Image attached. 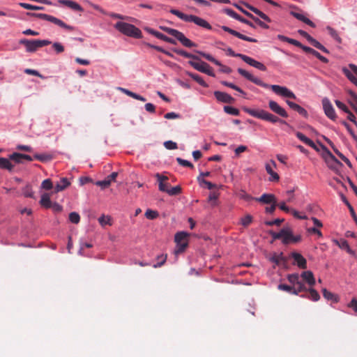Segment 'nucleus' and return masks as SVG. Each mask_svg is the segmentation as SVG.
Here are the masks:
<instances>
[{"label": "nucleus", "mask_w": 357, "mask_h": 357, "mask_svg": "<svg viewBox=\"0 0 357 357\" xmlns=\"http://www.w3.org/2000/svg\"><path fill=\"white\" fill-rule=\"evenodd\" d=\"M160 29L167 33L168 34L175 37L178 40H179L181 44L186 47H197V44L191 41L190 39L186 38L185 35L174 29H172L167 26H160Z\"/></svg>", "instance_id": "423d86ee"}, {"label": "nucleus", "mask_w": 357, "mask_h": 357, "mask_svg": "<svg viewBox=\"0 0 357 357\" xmlns=\"http://www.w3.org/2000/svg\"><path fill=\"white\" fill-rule=\"evenodd\" d=\"M309 295L308 296H302L303 297H307L311 299L313 301H317L320 298V296L319 293L314 289L310 288L308 289Z\"/></svg>", "instance_id": "e433bc0d"}, {"label": "nucleus", "mask_w": 357, "mask_h": 357, "mask_svg": "<svg viewBox=\"0 0 357 357\" xmlns=\"http://www.w3.org/2000/svg\"><path fill=\"white\" fill-rule=\"evenodd\" d=\"M292 287H294V294L295 295H298L299 293L307 291L306 287L301 281Z\"/></svg>", "instance_id": "a19ab883"}, {"label": "nucleus", "mask_w": 357, "mask_h": 357, "mask_svg": "<svg viewBox=\"0 0 357 357\" xmlns=\"http://www.w3.org/2000/svg\"><path fill=\"white\" fill-rule=\"evenodd\" d=\"M221 84L222 85H224V86H228V87H229L231 89H233L234 90L237 91L238 92L243 94V95L245 94V93L241 88H239L238 86H237L236 85H235V84H234L232 83L228 82L227 81H222Z\"/></svg>", "instance_id": "de8ad7c7"}, {"label": "nucleus", "mask_w": 357, "mask_h": 357, "mask_svg": "<svg viewBox=\"0 0 357 357\" xmlns=\"http://www.w3.org/2000/svg\"><path fill=\"white\" fill-rule=\"evenodd\" d=\"M111 218L109 216H105V215H101L98 218V222L102 226H105L106 225H111L112 223L110 222Z\"/></svg>", "instance_id": "603ef678"}, {"label": "nucleus", "mask_w": 357, "mask_h": 357, "mask_svg": "<svg viewBox=\"0 0 357 357\" xmlns=\"http://www.w3.org/2000/svg\"><path fill=\"white\" fill-rule=\"evenodd\" d=\"M290 13L295 18L305 23L306 24L310 26L311 27L314 28L316 26L315 24L313 22H312L310 19L306 17L303 14L294 11H291Z\"/></svg>", "instance_id": "b1692460"}, {"label": "nucleus", "mask_w": 357, "mask_h": 357, "mask_svg": "<svg viewBox=\"0 0 357 357\" xmlns=\"http://www.w3.org/2000/svg\"><path fill=\"white\" fill-rule=\"evenodd\" d=\"M325 140L326 141V142L331 146V148L333 149V150L334 151V152L349 166V167H351V162L350 160L347 158L345 157L341 152H340L338 151V149H337L335 148V146H334L333 143L328 138L326 137H324Z\"/></svg>", "instance_id": "393cba45"}, {"label": "nucleus", "mask_w": 357, "mask_h": 357, "mask_svg": "<svg viewBox=\"0 0 357 357\" xmlns=\"http://www.w3.org/2000/svg\"><path fill=\"white\" fill-rule=\"evenodd\" d=\"M170 13L176 16H177L181 20L185 21V22H194L195 24L203 27L206 29L211 30L212 29L211 25L205 20L196 16L193 15H186L183 13L182 12L176 10V9H172L170 10Z\"/></svg>", "instance_id": "f03ea898"}, {"label": "nucleus", "mask_w": 357, "mask_h": 357, "mask_svg": "<svg viewBox=\"0 0 357 357\" xmlns=\"http://www.w3.org/2000/svg\"><path fill=\"white\" fill-rule=\"evenodd\" d=\"M70 184V182L68 181L66 178H63L60 180L59 183H58L56 185L54 190L56 192L62 191L64 189H66L68 186H69Z\"/></svg>", "instance_id": "c756f323"}, {"label": "nucleus", "mask_w": 357, "mask_h": 357, "mask_svg": "<svg viewBox=\"0 0 357 357\" xmlns=\"http://www.w3.org/2000/svg\"><path fill=\"white\" fill-rule=\"evenodd\" d=\"M322 105L324 110L325 114L331 120H335L337 116L335 109L328 98H324L322 100Z\"/></svg>", "instance_id": "9b49d317"}, {"label": "nucleus", "mask_w": 357, "mask_h": 357, "mask_svg": "<svg viewBox=\"0 0 357 357\" xmlns=\"http://www.w3.org/2000/svg\"><path fill=\"white\" fill-rule=\"evenodd\" d=\"M197 179H198L199 182L201 184L204 183V185H206L207 188L209 189V190H211V189H213V188H216V185L215 184H213L211 182L205 180L204 178H200L199 177H198Z\"/></svg>", "instance_id": "052dcab7"}, {"label": "nucleus", "mask_w": 357, "mask_h": 357, "mask_svg": "<svg viewBox=\"0 0 357 357\" xmlns=\"http://www.w3.org/2000/svg\"><path fill=\"white\" fill-rule=\"evenodd\" d=\"M176 161L181 166L190 167V168L194 167V165L190 162H189L186 160L182 159L181 158H177Z\"/></svg>", "instance_id": "13d9d810"}, {"label": "nucleus", "mask_w": 357, "mask_h": 357, "mask_svg": "<svg viewBox=\"0 0 357 357\" xmlns=\"http://www.w3.org/2000/svg\"><path fill=\"white\" fill-rule=\"evenodd\" d=\"M13 165L10 162L9 159L6 158H0V168L5 169L11 172L13 169Z\"/></svg>", "instance_id": "473e14b6"}, {"label": "nucleus", "mask_w": 357, "mask_h": 357, "mask_svg": "<svg viewBox=\"0 0 357 357\" xmlns=\"http://www.w3.org/2000/svg\"><path fill=\"white\" fill-rule=\"evenodd\" d=\"M224 111L226 113L234 116H238L240 114V112L238 109L231 106H225Z\"/></svg>", "instance_id": "49530a36"}, {"label": "nucleus", "mask_w": 357, "mask_h": 357, "mask_svg": "<svg viewBox=\"0 0 357 357\" xmlns=\"http://www.w3.org/2000/svg\"><path fill=\"white\" fill-rule=\"evenodd\" d=\"M309 43L314 46V47L320 50L324 53L328 54L329 51L324 46L322 45L319 41L313 38L312 37L310 40Z\"/></svg>", "instance_id": "c9c22d12"}, {"label": "nucleus", "mask_w": 357, "mask_h": 357, "mask_svg": "<svg viewBox=\"0 0 357 357\" xmlns=\"http://www.w3.org/2000/svg\"><path fill=\"white\" fill-rule=\"evenodd\" d=\"M278 289L282 291H287L289 294H294V287L291 285H287L285 284H280Z\"/></svg>", "instance_id": "864d4df0"}, {"label": "nucleus", "mask_w": 357, "mask_h": 357, "mask_svg": "<svg viewBox=\"0 0 357 357\" xmlns=\"http://www.w3.org/2000/svg\"><path fill=\"white\" fill-rule=\"evenodd\" d=\"M188 246V242L185 243H176V248L174 250V254L176 255H179L184 252L185 248Z\"/></svg>", "instance_id": "37998d69"}, {"label": "nucleus", "mask_w": 357, "mask_h": 357, "mask_svg": "<svg viewBox=\"0 0 357 357\" xmlns=\"http://www.w3.org/2000/svg\"><path fill=\"white\" fill-rule=\"evenodd\" d=\"M301 239L300 235L294 236L289 228L282 229V241L284 244H289L290 243H297Z\"/></svg>", "instance_id": "1a4fd4ad"}, {"label": "nucleus", "mask_w": 357, "mask_h": 357, "mask_svg": "<svg viewBox=\"0 0 357 357\" xmlns=\"http://www.w3.org/2000/svg\"><path fill=\"white\" fill-rule=\"evenodd\" d=\"M144 215H145V217L147 219L154 220V219H155L158 216V213L156 211H153V210H151V209H148L145 212Z\"/></svg>", "instance_id": "8fccbe9b"}, {"label": "nucleus", "mask_w": 357, "mask_h": 357, "mask_svg": "<svg viewBox=\"0 0 357 357\" xmlns=\"http://www.w3.org/2000/svg\"><path fill=\"white\" fill-rule=\"evenodd\" d=\"M197 54L205 58L206 60L213 63L215 65H220V62L215 59L213 56H212L211 54L205 53L204 52L201 51H196Z\"/></svg>", "instance_id": "4c0bfd02"}, {"label": "nucleus", "mask_w": 357, "mask_h": 357, "mask_svg": "<svg viewBox=\"0 0 357 357\" xmlns=\"http://www.w3.org/2000/svg\"><path fill=\"white\" fill-rule=\"evenodd\" d=\"M245 6L248 9H250L251 11L254 12L255 14L259 15L264 20H265L268 22H271V19L269 18V17L268 15H266L265 13H264L263 12H261V10H259V9H257L249 4H245Z\"/></svg>", "instance_id": "c85d7f7f"}, {"label": "nucleus", "mask_w": 357, "mask_h": 357, "mask_svg": "<svg viewBox=\"0 0 357 357\" xmlns=\"http://www.w3.org/2000/svg\"><path fill=\"white\" fill-rule=\"evenodd\" d=\"M323 149L326 151L327 156L325 158V160L328 167L333 170H337L342 163L325 146H323Z\"/></svg>", "instance_id": "9d476101"}, {"label": "nucleus", "mask_w": 357, "mask_h": 357, "mask_svg": "<svg viewBox=\"0 0 357 357\" xmlns=\"http://www.w3.org/2000/svg\"><path fill=\"white\" fill-rule=\"evenodd\" d=\"M181 192V188L179 185L174 186L173 188H169L167 191V194L173 196L177 195Z\"/></svg>", "instance_id": "6e6d98bb"}, {"label": "nucleus", "mask_w": 357, "mask_h": 357, "mask_svg": "<svg viewBox=\"0 0 357 357\" xmlns=\"http://www.w3.org/2000/svg\"><path fill=\"white\" fill-rule=\"evenodd\" d=\"M155 176L158 182L159 190L161 192H167L170 185L169 183H167L169 179L168 177L161 175L159 173H157Z\"/></svg>", "instance_id": "4468645a"}, {"label": "nucleus", "mask_w": 357, "mask_h": 357, "mask_svg": "<svg viewBox=\"0 0 357 357\" xmlns=\"http://www.w3.org/2000/svg\"><path fill=\"white\" fill-rule=\"evenodd\" d=\"M156 38L171 44H176V42L174 39L167 37V36L160 32L156 35Z\"/></svg>", "instance_id": "a18cd8bd"}, {"label": "nucleus", "mask_w": 357, "mask_h": 357, "mask_svg": "<svg viewBox=\"0 0 357 357\" xmlns=\"http://www.w3.org/2000/svg\"><path fill=\"white\" fill-rule=\"evenodd\" d=\"M172 51L174 52H175L176 54L181 55L182 56H184L185 58L192 59L194 60L199 61V62H195L193 61H189L188 63L192 67H193L195 70H197L201 73H203L204 71H205V68L208 67V64L207 63L200 61V59L195 54H192L188 53L186 51H184L183 50H179V49H176V48L172 49Z\"/></svg>", "instance_id": "7ed1b4c3"}, {"label": "nucleus", "mask_w": 357, "mask_h": 357, "mask_svg": "<svg viewBox=\"0 0 357 357\" xmlns=\"http://www.w3.org/2000/svg\"><path fill=\"white\" fill-rule=\"evenodd\" d=\"M342 73L344 75L357 86V78L354 76V75L357 77V75L351 70V69L348 66V68L344 67L342 68Z\"/></svg>", "instance_id": "a878e982"}, {"label": "nucleus", "mask_w": 357, "mask_h": 357, "mask_svg": "<svg viewBox=\"0 0 357 357\" xmlns=\"http://www.w3.org/2000/svg\"><path fill=\"white\" fill-rule=\"evenodd\" d=\"M24 73L27 75H34L39 77L41 79H44L45 77L42 75L38 71L30 68H26L24 70Z\"/></svg>", "instance_id": "e2e57ef3"}, {"label": "nucleus", "mask_w": 357, "mask_h": 357, "mask_svg": "<svg viewBox=\"0 0 357 357\" xmlns=\"http://www.w3.org/2000/svg\"><path fill=\"white\" fill-rule=\"evenodd\" d=\"M326 29L328 31V33L333 39H335L338 43H342L341 38L339 36L337 32L331 26H327Z\"/></svg>", "instance_id": "79ce46f5"}, {"label": "nucleus", "mask_w": 357, "mask_h": 357, "mask_svg": "<svg viewBox=\"0 0 357 357\" xmlns=\"http://www.w3.org/2000/svg\"><path fill=\"white\" fill-rule=\"evenodd\" d=\"M301 277L310 286H313L315 284V279L313 273L310 271H305L301 274Z\"/></svg>", "instance_id": "cd10ccee"}, {"label": "nucleus", "mask_w": 357, "mask_h": 357, "mask_svg": "<svg viewBox=\"0 0 357 357\" xmlns=\"http://www.w3.org/2000/svg\"><path fill=\"white\" fill-rule=\"evenodd\" d=\"M271 261L275 263L276 265L285 266L287 262V259L284 256L283 253L280 254L275 253L271 257Z\"/></svg>", "instance_id": "5701e85b"}, {"label": "nucleus", "mask_w": 357, "mask_h": 357, "mask_svg": "<svg viewBox=\"0 0 357 357\" xmlns=\"http://www.w3.org/2000/svg\"><path fill=\"white\" fill-rule=\"evenodd\" d=\"M23 195L26 197H33V192L29 185H26L23 188Z\"/></svg>", "instance_id": "680f3d73"}, {"label": "nucleus", "mask_w": 357, "mask_h": 357, "mask_svg": "<svg viewBox=\"0 0 357 357\" xmlns=\"http://www.w3.org/2000/svg\"><path fill=\"white\" fill-rule=\"evenodd\" d=\"M118 176L117 172H112L110 175L107 176L102 181H98L96 182V185L98 186H100L102 188H106L109 187L112 181H115L116 178Z\"/></svg>", "instance_id": "2eb2a0df"}, {"label": "nucleus", "mask_w": 357, "mask_h": 357, "mask_svg": "<svg viewBox=\"0 0 357 357\" xmlns=\"http://www.w3.org/2000/svg\"><path fill=\"white\" fill-rule=\"evenodd\" d=\"M221 28L225 31L228 32L229 33H230L241 40L248 41V42H252V43L257 42V40L255 38L246 36H245V35H243V34H242V33H239L227 26H222Z\"/></svg>", "instance_id": "ddd939ff"}, {"label": "nucleus", "mask_w": 357, "mask_h": 357, "mask_svg": "<svg viewBox=\"0 0 357 357\" xmlns=\"http://www.w3.org/2000/svg\"><path fill=\"white\" fill-rule=\"evenodd\" d=\"M33 158L40 161V162H47L52 159V156L50 154L43 153V154H35L33 155Z\"/></svg>", "instance_id": "58836bf2"}, {"label": "nucleus", "mask_w": 357, "mask_h": 357, "mask_svg": "<svg viewBox=\"0 0 357 357\" xmlns=\"http://www.w3.org/2000/svg\"><path fill=\"white\" fill-rule=\"evenodd\" d=\"M243 61L245 62L246 63H248V65H250L252 67H255L261 71L266 70V67L265 66V65H264L261 62H259V61L255 60L254 59H252L248 56H245V57L243 58Z\"/></svg>", "instance_id": "6ab92c4d"}, {"label": "nucleus", "mask_w": 357, "mask_h": 357, "mask_svg": "<svg viewBox=\"0 0 357 357\" xmlns=\"http://www.w3.org/2000/svg\"><path fill=\"white\" fill-rule=\"evenodd\" d=\"M255 199L263 204H273L277 202L274 195L267 193H264L260 197L255 198Z\"/></svg>", "instance_id": "412c9836"}, {"label": "nucleus", "mask_w": 357, "mask_h": 357, "mask_svg": "<svg viewBox=\"0 0 357 357\" xmlns=\"http://www.w3.org/2000/svg\"><path fill=\"white\" fill-rule=\"evenodd\" d=\"M186 74L192 78L195 81H196L199 84H200L203 87H208V84L199 75L195 74L191 72H186Z\"/></svg>", "instance_id": "2f4dec72"}, {"label": "nucleus", "mask_w": 357, "mask_h": 357, "mask_svg": "<svg viewBox=\"0 0 357 357\" xmlns=\"http://www.w3.org/2000/svg\"><path fill=\"white\" fill-rule=\"evenodd\" d=\"M19 43L25 46L27 52H34L38 48L48 45L52 43L48 40H29L22 38L19 40Z\"/></svg>", "instance_id": "6e6552de"}, {"label": "nucleus", "mask_w": 357, "mask_h": 357, "mask_svg": "<svg viewBox=\"0 0 357 357\" xmlns=\"http://www.w3.org/2000/svg\"><path fill=\"white\" fill-rule=\"evenodd\" d=\"M157 259L158 262L153 266L155 268L161 267L165 263L167 260V255H159L158 256Z\"/></svg>", "instance_id": "09e8293b"}, {"label": "nucleus", "mask_w": 357, "mask_h": 357, "mask_svg": "<svg viewBox=\"0 0 357 357\" xmlns=\"http://www.w3.org/2000/svg\"><path fill=\"white\" fill-rule=\"evenodd\" d=\"M214 96L218 101L225 103H232L234 100V98L225 92L217 91L214 92Z\"/></svg>", "instance_id": "f3484780"}, {"label": "nucleus", "mask_w": 357, "mask_h": 357, "mask_svg": "<svg viewBox=\"0 0 357 357\" xmlns=\"http://www.w3.org/2000/svg\"><path fill=\"white\" fill-rule=\"evenodd\" d=\"M164 146L167 149L169 150H174L177 149L176 143L170 140L165 142Z\"/></svg>", "instance_id": "69168bd1"}, {"label": "nucleus", "mask_w": 357, "mask_h": 357, "mask_svg": "<svg viewBox=\"0 0 357 357\" xmlns=\"http://www.w3.org/2000/svg\"><path fill=\"white\" fill-rule=\"evenodd\" d=\"M268 107L274 113L278 114L283 118H287L288 114L286 110L282 107L278 102L274 100H270L268 102Z\"/></svg>", "instance_id": "f8f14e48"}, {"label": "nucleus", "mask_w": 357, "mask_h": 357, "mask_svg": "<svg viewBox=\"0 0 357 357\" xmlns=\"http://www.w3.org/2000/svg\"><path fill=\"white\" fill-rule=\"evenodd\" d=\"M288 281L292 284L291 286H295L299 282H301L299 279V275L298 273L290 274L287 276Z\"/></svg>", "instance_id": "c03bdc74"}, {"label": "nucleus", "mask_w": 357, "mask_h": 357, "mask_svg": "<svg viewBox=\"0 0 357 357\" xmlns=\"http://www.w3.org/2000/svg\"><path fill=\"white\" fill-rule=\"evenodd\" d=\"M237 71L241 75H242L249 81L255 83V84L266 89H271L272 91L278 96H280L283 98H289L293 99L296 98V95L286 86H282L275 84L269 85L262 82L260 79L254 77L251 73L242 68H238Z\"/></svg>", "instance_id": "f257e3e1"}, {"label": "nucleus", "mask_w": 357, "mask_h": 357, "mask_svg": "<svg viewBox=\"0 0 357 357\" xmlns=\"http://www.w3.org/2000/svg\"><path fill=\"white\" fill-rule=\"evenodd\" d=\"M26 15L30 17H37L39 19L49 21V22H52V23L56 24L57 26L62 27L63 29H66V30L70 31H72L75 29L73 26L66 24L64 22H63L60 19H58L52 15H50L45 14V13H27Z\"/></svg>", "instance_id": "0eeeda50"}, {"label": "nucleus", "mask_w": 357, "mask_h": 357, "mask_svg": "<svg viewBox=\"0 0 357 357\" xmlns=\"http://www.w3.org/2000/svg\"><path fill=\"white\" fill-rule=\"evenodd\" d=\"M40 204L42 206L46 208H50L52 206V202L50 200V195L47 193H44L42 195Z\"/></svg>", "instance_id": "7c9ffc66"}, {"label": "nucleus", "mask_w": 357, "mask_h": 357, "mask_svg": "<svg viewBox=\"0 0 357 357\" xmlns=\"http://www.w3.org/2000/svg\"><path fill=\"white\" fill-rule=\"evenodd\" d=\"M58 3L67 6L71 10L77 12H83V8L77 2L72 0H58Z\"/></svg>", "instance_id": "dca6fc26"}, {"label": "nucleus", "mask_w": 357, "mask_h": 357, "mask_svg": "<svg viewBox=\"0 0 357 357\" xmlns=\"http://www.w3.org/2000/svg\"><path fill=\"white\" fill-rule=\"evenodd\" d=\"M322 292H323V296L326 299H327L328 301H332L333 303L338 302V301H339L338 297L335 294L328 291L326 289H323Z\"/></svg>", "instance_id": "72a5a7b5"}, {"label": "nucleus", "mask_w": 357, "mask_h": 357, "mask_svg": "<svg viewBox=\"0 0 357 357\" xmlns=\"http://www.w3.org/2000/svg\"><path fill=\"white\" fill-rule=\"evenodd\" d=\"M341 197H342V200L344 202V203L347 206V207L349 208V211L351 212V215L353 217H354L355 218H356V215L355 213V211H354V208L351 206V205L350 204V203L349 202V201L347 199V198L343 195H341Z\"/></svg>", "instance_id": "bf43d9fd"}, {"label": "nucleus", "mask_w": 357, "mask_h": 357, "mask_svg": "<svg viewBox=\"0 0 357 357\" xmlns=\"http://www.w3.org/2000/svg\"><path fill=\"white\" fill-rule=\"evenodd\" d=\"M9 158L17 163H21L22 160V153H13L10 155Z\"/></svg>", "instance_id": "4d7b16f0"}, {"label": "nucleus", "mask_w": 357, "mask_h": 357, "mask_svg": "<svg viewBox=\"0 0 357 357\" xmlns=\"http://www.w3.org/2000/svg\"><path fill=\"white\" fill-rule=\"evenodd\" d=\"M252 221V217L250 215H247L241 219V224L244 227H248Z\"/></svg>", "instance_id": "338daca9"}, {"label": "nucleus", "mask_w": 357, "mask_h": 357, "mask_svg": "<svg viewBox=\"0 0 357 357\" xmlns=\"http://www.w3.org/2000/svg\"><path fill=\"white\" fill-rule=\"evenodd\" d=\"M52 48L57 54L62 53L64 51V47L60 43H54L52 44Z\"/></svg>", "instance_id": "0e129e2a"}, {"label": "nucleus", "mask_w": 357, "mask_h": 357, "mask_svg": "<svg viewBox=\"0 0 357 357\" xmlns=\"http://www.w3.org/2000/svg\"><path fill=\"white\" fill-rule=\"evenodd\" d=\"M188 234L186 232L184 231H180L176 234L175 235V242L176 243H185L188 242L187 237Z\"/></svg>", "instance_id": "f704fd0d"}, {"label": "nucleus", "mask_w": 357, "mask_h": 357, "mask_svg": "<svg viewBox=\"0 0 357 357\" xmlns=\"http://www.w3.org/2000/svg\"><path fill=\"white\" fill-rule=\"evenodd\" d=\"M351 98L349 100V102L352 107L354 109L356 112L357 113V95H356L354 92H350Z\"/></svg>", "instance_id": "3c124183"}, {"label": "nucleus", "mask_w": 357, "mask_h": 357, "mask_svg": "<svg viewBox=\"0 0 357 357\" xmlns=\"http://www.w3.org/2000/svg\"><path fill=\"white\" fill-rule=\"evenodd\" d=\"M286 102L289 106V107L291 109H292L294 111L297 112L300 115H301V116H303L304 117H307L308 116V113L306 111V109H304L303 107H302L301 106H300L299 105H298V104H296L295 102H293L291 101H289V100H287Z\"/></svg>", "instance_id": "4be33fe9"}, {"label": "nucleus", "mask_w": 357, "mask_h": 357, "mask_svg": "<svg viewBox=\"0 0 357 357\" xmlns=\"http://www.w3.org/2000/svg\"><path fill=\"white\" fill-rule=\"evenodd\" d=\"M244 111L251 115L252 116H254L255 118H258L262 120H265L271 123H277L280 122L282 123H284L285 122L281 119H280L278 116L272 114L271 113H269L267 111H265L264 109H252L250 108H245Z\"/></svg>", "instance_id": "39448f33"}, {"label": "nucleus", "mask_w": 357, "mask_h": 357, "mask_svg": "<svg viewBox=\"0 0 357 357\" xmlns=\"http://www.w3.org/2000/svg\"><path fill=\"white\" fill-rule=\"evenodd\" d=\"M291 255L299 268L303 269H305L307 268V261L301 254L298 252H292Z\"/></svg>", "instance_id": "aec40b11"}, {"label": "nucleus", "mask_w": 357, "mask_h": 357, "mask_svg": "<svg viewBox=\"0 0 357 357\" xmlns=\"http://www.w3.org/2000/svg\"><path fill=\"white\" fill-rule=\"evenodd\" d=\"M42 188H44L45 190H50L53 187V185H52V183L50 179L47 178V179H45L44 180L43 182H42V185H41Z\"/></svg>", "instance_id": "774afa93"}, {"label": "nucleus", "mask_w": 357, "mask_h": 357, "mask_svg": "<svg viewBox=\"0 0 357 357\" xmlns=\"http://www.w3.org/2000/svg\"><path fill=\"white\" fill-rule=\"evenodd\" d=\"M19 6L23 8L32 10H42L44 9L42 6H34L26 3H20Z\"/></svg>", "instance_id": "ea45409f"}, {"label": "nucleus", "mask_w": 357, "mask_h": 357, "mask_svg": "<svg viewBox=\"0 0 357 357\" xmlns=\"http://www.w3.org/2000/svg\"><path fill=\"white\" fill-rule=\"evenodd\" d=\"M69 220L72 223L77 224L80 220V216L76 212H71L69 214Z\"/></svg>", "instance_id": "5fc2aeb1"}, {"label": "nucleus", "mask_w": 357, "mask_h": 357, "mask_svg": "<svg viewBox=\"0 0 357 357\" xmlns=\"http://www.w3.org/2000/svg\"><path fill=\"white\" fill-rule=\"evenodd\" d=\"M296 135L303 143H305V144L310 146L312 149H314L315 150H317V147L316 144L314 143V142L312 140H311L310 139H309L308 137H307L302 132H297Z\"/></svg>", "instance_id": "bb28decb"}, {"label": "nucleus", "mask_w": 357, "mask_h": 357, "mask_svg": "<svg viewBox=\"0 0 357 357\" xmlns=\"http://www.w3.org/2000/svg\"><path fill=\"white\" fill-rule=\"evenodd\" d=\"M276 165L274 160H271V164L267 163L266 164V170L267 173L271 176V178H270V181H278L280 176L279 175L275 172L273 169V167H275Z\"/></svg>", "instance_id": "a211bd4d"}, {"label": "nucleus", "mask_w": 357, "mask_h": 357, "mask_svg": "<svg viewBox=\"0 0 357 357\" xmlns=\"http://www.w3.org/2000/svg\"><path fill=\"white\" fill-rule=\"evenodd\" d=\"M114 27L121 33L130 37L141 38L142 36L140 29L131 24L118 22L115 24Z\"/></svg>", "instance_id": "20e7f679"}]
</instances>
